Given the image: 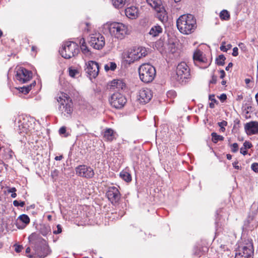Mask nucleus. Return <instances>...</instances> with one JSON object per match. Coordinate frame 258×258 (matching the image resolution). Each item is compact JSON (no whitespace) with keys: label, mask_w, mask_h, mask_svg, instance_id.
I'll use <instances>...</instances> for the list:
<instances>
[{"label":"nucleus","mask_w":258,"mask_h":258,"mask_svg":"<svg viewBox=\"0 0 258 258\" xmlns=\"http://www.w3.org/2000/svg\"><path fill=\"white\" fill-rule=\"evenodd\" d=\"M176 26L181 33L186 35L194 32L197 26L196 20L191 14L180 16L176 21Z\"/></svg>","instance_id":"1"},{"label":"nucleus","mask_w":258,"mask_h":258,"mask_svg":"<svg viewBox=\"0 0 258 258\" xmlns=\"http://www.w3.org/2000/svg\"><path fill=\"white\" fill-rule=\"evenodd\" d=\"M111 36L118 40H123L130 34L128 26L122 23L113 22H107L104 25Z\"/></svg>","instance_id":"2"},{"label":"nucleus","mask_w":258,"mask_h":258,"mask_svg":"<svg viewBox=\"0 0 258 258\" xmlns=\"http://www.w3.org/2000/svg\"><path fill=\"white\" fill-rule=\"evenodd\" d=\"M58 109L61 115L70 117L73 111V103L72 99L66 94H61L57 98Z\"/></svg>","instance_id":"3"},{"label":"nucleus","mask_w":258,"mask_h":258,"mask_svg":"<svg viewBox=\"0 0 258 258\" xmlns=\"http://www.w3.org/2000/svg\"><path fill=\"white\" fill-rule=\"evenodd\" d=\"M36 233H32L29 236V240L34 244V248L40 258L46 256L50 252L48 245L46 241L42 238H37Z\"/></svg>","instance_id":"4"},{"label":"nucleus","mask_w":258,"mask_h":258,"mask_svg":"<svg viewBox=\"0 0 258 258\" xmlns=\"http://www.w3.org/2000/svg\"><path fill=\"white\" fill-rule=\"evenodd\" d=\"M138 71L140 80L145 83L152 82L156 74L155 68L149 63L141 65Z\"/></svg>","instance_id":"5"},{"label":"nucleus","mask_w":258,"mask_h":258,"mask_svg":"<svg viewBox=\"0 0 258 258\" xmlns=\"http://www.w3.org/2000/svg\"><path fill=\"white\" fill-rule=\"evenodd\" d=\"M80 51L78 45L73 41L64 42L59 53L66 59H70L77 55Z\"/></svg>","instance_id":"6"},{"label":"nucleus","mask_w":258,"mask_h":258,"mask_svg":"<svg viewBox=\"0 0 258 258\" xmlns=\"http://www.w3.org/2000/svg\"><path fill=\"white\" fill-rule=\"evenodd\" d=\"M176 80L180 84H185L186 80L189 78L190 69L185 62H181L176 67Z\"/></svg>","instance_id":"7"},{"label":"nucleus","mask_w":258,"mask_h":258,"mask_svg":"<svg viewBox=\"0 0 258 258\" xmlns=\"http://www.w3.org/2000/svg\"><path fill=\"white\" fill-rule=\"evenodd\" d=\"M88 43L90 46L95 49H102L105 45L104 37L99 33L92 34L90 35Z\"/></svg>","instance_id":"8"},{"label":"nucleus","mask_w":258,"mask_h":258,"mask_svg":"<svg viewBox=\"0 0 258 258\" xmlns=\"http://www.w3.org/2000/svg\"><path fill=\"white\" fill-rule=\"evenodd\" d=\"M253 254V245L249 242L241 246H238L235 258H252Z\"/></svg>","instance_id":"9"},{"label":"nucleus","mask_w":258,"mask_h":258,"mask_svg":"<svg viewBox=\"0 0 258 258\" xmlns=\"http://www.w3.org/2000/svg\"><path fill=\"white\" fill-rule=\"evenodd\" d=\"M109 101L113 107L120 109L126 104L127 100L126 97L120 93L115 92L111 95Z\"/></svg>","instance_id":"10"},{"label":"nucleus","mask_w":258,"mask_h":258,"mask_svg":"<svg viewBox=\"0 0 258 258\" xmlns=\"http://www.w3.org/2000/svg\"><path fill=\"white\" fill-rule=\"evenodd\" d=\"M147 54V51L145 47H134L127 52V58L129 61L134 62Z\"/></svg>","instance_id":"11"},{"label":"nucleus","mask_w":258,"mask_h":258,"mask_svg":"<svg viewBox=\"0 0 258 258\" xmlns=\"http://www.w3.org/2000/svg\"><path fill=\"white\" fill-rule=\"evenodd\" d=\"M193 60L195 65L201 69L207 68L210 65V63L207 61L205 55L200 50H197L194 52Z\"/></svg>","instance_id":"12"},{"label":"nucleus","mask_w":258,"mask_h":258,"mask_svg":"<svg viewBox=\"0 0 258 258\" xmlns=\"http://www.w3.org/2000/svg\"><path fill=\"white\" fill-rule=\"evenodd\" d=\"M32 78L31 72L24 68H20L17 71L16 79L20 83H25Z\"/></svg>","instance_id":"13"},{"label":"nucleus","mask_w":258,"mask_h":258,"mask_svg":"<svg viewBox=\"0 0 258 258\" xmlns=\"http://www.w3.org/2000/svg\"><path fill=\"white\" fill-rule=\"evenodd\" d=\"M106 194L109 201L112 204L116 203L120 200V194L116 187H109Z\"/></svg>","instance_id":"14"},{"label":"nucleus","mask_w":258,"mask_h":258,"mask_svg":"<svg viewBox=\"0 0 258 258\" xmlns=\"http://www.w3.org/2000/svg\"><path fill=\"white\" fill-rule=\"evenodd\" d=\"M76 170L77 174L80 176L90 178L94 175L93 169L84 165L79 166Z\"/></svg>","instance_id":"15"},{"label":"nucleus","mask_w":258,"mask_h":258,"mask_svg":"<svg viewBox=\"0 0 258 258\" xmlns=\"http://www.w3.org/2000/svg\"><path fill=\"white\" fill-rule=\"evenodd\" d=\"M87 67L85 69L86 73L90 78H96L99 73V64L94 61H89L86 64Z\"/></svg>","instance_id":"16"},{"label":"nucleus","mask_w":258,"mask_h":258,"mask_svg":"<svg viewBox=\"0 0 258 258\" xmlns=\"http://www.w3.org/2000/svg\"><path fill=\"white\" fill-rule=\"evenodd\" d=\"M138 99L141 103H147L152 97L151 91L149 89H142L139 92Z\"/></svg>","instance_id":"17"},{"label":"nucleus","mask_w":258,"mask_h":258,"mask_svg":"<svg viewBox=\"0 0 258 258\" xmlns=\"http://www.w3.org/2000/svg\"><path fill=\"white\" fill-rule=\"evenodd\" d=\"M244 130L248 135H255L258 133V122L250 121L244 125Z\"/></svg>","instance_id":"18"},{"label":"nucleus","mask_w":258,"mask_h":258,"mask_svg":"<svg viewBox=\"0 0 258 258\" xmlns=\"http://www.w3.org/2000/svg\"><path fill=\"white\" fill-rule=\"evenodd\" d=\"M30 223L29 217L25 214L20 215L16 221V225L18 229H23Z\"/></svg>","instance_id":"19"},{"label":"nucleus","mask_w":258,"mask_h":258,"mask_svg":"<svg viewBox=\"0 0 258 258\" xmlns=\"http://www.w3.org/2000/svg\"><path fill=\"white\" fill-rule=\"evenodd\" d=\"M125 83L122 80L116 79L113 80L110 82L109 88L110 90H122L125 88Z\"/></svg>","instance_id":"20"},{"label":"nucleus","mask_w":258,"mask_h":258,"mask_svg":"<svg viewBox=\"0 0 258 258\" xmlns=\"http://www.w3.org/2000/svg\"><path fill=\"white\" fill-rule=\"evenodd\" d=\"M125 14L128 18L134 19L138 16V10L136 7H130L125 9Z\"/></svg>","instance_id":"21"},{"label":"nucleus","mask_w":258,"mask_h":258,"mask_svg":"<svg viewBox=\"0 0 258 258\" xmlns=\"http://www.w3.org/2000/svg\"><path fill=\"white\" fill-rule=\"evenodd\" d=\"M103 138L106 141L111 142L115 139V133L111 128H106L103 132Z\"/></svg>","instance_id":"22"},{"label":"nucleus","mask_w":258,"mask_h":258,"mask_svg":"<svg viewBox=\"0 0 258 258\" xmlns=\"http://www.w3.org/2000/svg\"><path fill=\"white\" fill-rule=\"evenodd\" d=\"M160 10H155L157 12L156 17L162 23H164L167 21V14L163 6L159 8Z\"/></svg>","instance_id":"23"},{"label":"nucleus","mask_w":258,"mask_h":258,"mask_svg":"<svg viewBox=\"0 0 258 258\" xmlns=\"http://www.w3.org/2000/svg\"><path fill=\"white\" fill-rule=\"evenodd\" d=\"M80 48L82 52L86 55H90L91 51L87 47L84 38H82L80 40Z\"/></svg>","instance_id":"24"},{"label":"nucleus","mask_w":258,"mask_h":258,"mask_svg":"<svg viewBox=\"0 0 258 258\" xmlns=\"http://www.w3.org/2000/svg\"><path fill=\"white\" fill-rule=\"evenodd\" d=\"M162 32V28L159 25H156L152 27L149 32V34L153 37H156Z\"/></svg>","instance_id":"25"},{"label":"nucleus","mask_w":258,"mask_h":258,"mask_svg":"<svg viewBox=\"0 0 258 258\" xmlns=\"http://www.w3.org/2000/svg\"><path fill=\"white\" fill-rule=\"evenodd\" d=\"M146 1L148 5L152 7L155 10H160L159 8L163 6L161 0H146Z\"/></svg>","instance_id":"26"},{"label":"nucleus","mask_w":258,"mask_h":258,"mask_svg":"<svg viewBox=\"0 0 258 258\" xmlns=\"http://www.w3.org/2000/svg\"><path fill=\"white\" fill-rule=\"evenodd\" d=\"M40 232L43 236H46L51 232L50 227L48 225L42 224L40 226Z\"/></svg>","instance_id":"27"},{"label":"nucleus","mask_w":258,"mask_h":258,"mask_svg":"<svg viewBox=\"0 0 258 258\" xmlns=\"http://www.w3.org/2000/svg\"><path fill=\"white\" fill-rule=\"evenodd\" d=\"M120 177L124 181L127 182H130L132 180V176L131 174L123 170L120 173Z\"/></svg>","instance_id":"28"},{"label":"nucleus","mask_w":258,"mask_h":258,"mask_svg":"<svg viewBox=\"0 0 258 258\" xmlns=\"http://www.w3.org/2000/svg\"><path fill=\"white\" fill-rule=\"evenodd\" d=\"M113 6L117 9L122 8L126 2V0H112Z\"/></svg>","instance_id":"29"},{"label":"nucleus","mask_w":258,"mask_h":258,"mask_svg":"<svg viewBox=\"0 0 258 258\" xmlns=\"http://www.w3.org/2000/svg\"><path fill=\"white\" fill-rule=\"evenodd\" d=\"M211 136L212 137V140L214 143H217L219 141H223L224 140L223 136L218 135L216 133H212Z\"/></svg>","instance_id":"30"},{"label":"nucleus","mask_w":258,"mask_h":258,"mask_svg":"<svg viewBox=\"0 0 258 258\" xmlns=\"http://www.w3.org/2000/svg\"><path fill=\"white\" fill-rule=\"evenodd\" d=\"M219 16L221 19L224 20H228L230 18L229 12L225 10H223L220 12Z\"/></svg>","instance_id":"31"},{"label":"nucleus","mask_w":258,"mask_h":258,"mask_svg":"<svg viewBox=\"0 0 258 258\" xmlns=\"http://www.w3.org/2000/svg\"><path fill=\"white\" fill-rule=\"evenodd\" d=\"M116 68V64L114 62H109L104 66V69L106 71L109 70L114 71Z\"/></svg>","instance_id":"32"},{"label":"nucleus","mask_w":258,"mask_h":258,"mask_svg":"<svg viewBox=\"0 0 258 258\" xmlns=\"http://www.w3.org/2000/svg\"><path fill=\"white\" fill-rule=\"evenodd\" d=\"M226 58L223 54H221L216 58V63L218 66H223L225 63Z\"/></svg>","instance_id":"33"},{"label":"nucleus","mask_w":258,"mask_h":258,"mask_svg":"<svg viewBox=\"0 0 258 258\" xmlns=\"http://www.w3.org/2000/svg\"><path fill=\"white\" fill-rule=\"evenodd\" d=\"M69 73L70 77L75 78L77 75H79V72L78 70L71 67L69 68Z\"/></svg>","instance_id":"34"},{"label":"nucleus","mask_w":258,"mask_h":258,"mask_svg":"<svg viewBox=\"0 0 258 258\" xmlns=\"http://www.w3.org/2000/svg\"><path fill=\"white\" fill-rule=\"evenodd\" d=\"M18 127L20 130L19 133L20 134L23 133H26L27 132V130H28L26 124H24V122H23L21 123V121L19 122Z\"/></svg>","instance_id":"35"},{"label":"nucleus","mask_w":258,"mask_h":258,"mask_svg":"<svg viewBox=\"0 0 258 258\" xmlns=\"http://www.w3.org/2000/svg\"><path fill=\"white\" fill-rule=\"evenodd\" d=\"M6 156L7 158L11 159H13L14 156H15L14 152L12 151L11 149L8 148L6 149L5 151Z\"/></svg>","instance_id":"36"},{"label":"nucleus","mask_w":258,"mask_h":258,"mask_svg":"<svg viewBox=\"0 0 258 258\" xmlns=\"http://www.w3.org/2000/svg\"><path fill=\"white\" fill-rule=\"evenodd\" d=\"M209 100L211 101V102L209 103V107L211 108H213L215 107V103H217L218 101L215 99L214 95H210L209 96Z\"/></svg>","instance_id":"37"},{"label":"nucleus","mask_w":258,"mask_h":258,"mask_svg":"<svg viewBox=\"0 0 258 258\" xmlns=\"http://www.w3.org/2000/svg\"><path fill=\"white\" fill-rule=\"evenodd\" d=\"M218 125L220 127V131L224 132L225 131V127L227 125V122L225 120H223L221 122H218Z\"/></svg>","instance_id":"38"},{"label":"nucleus","mask_w":258,"mask_h":258,"mask_svg":"<svg viewBox=\"0 0 258 258\" xmlns=\"http://www.w3.org/2000/svg\"><path fill=\"white\" fill-rule=\"evenodd\" d=\"M31 89V85L27 87H21L19 89L20 91L24 94H27Z\"/></svg>","instance_id":"39"},{"label":"nucleus","mask_w":258,"mask_h":258,"mask_svg":"<svg viewBox=\"0 0 258 258\" xmlns=\"http://www.w3.org/2000/svg\"><path fill=\"white\" fill-rule=\"evenodd\" d=\"M8 192L9 193H12L11 194V197L13 198H15L17 197V194L16 193V191H17V189L15 187H10L8 189Z\"/></svg>","instance_id":"40"},{"label":"nucleus","mask_w":258,"mask_h":258,"mask_svg":"<svg viewBox=\"0 0 258 258\" xmlns=\"http://www.w3.org/2000/svg\"><path fill=\"white\" fill-rule=\"evenodd\" d=\"M231 150L232 152L235 153L238 150V145L237 143H233V144H231L230 145Z\"/></svg>","instance_id":"41"},{"label":"nucleus","mask_w":258,"mask_h":258,"mask_svg":"<svg viewBox=\"0 0 258 258\" xmlns=\"http://www.w3.org/2000/svg\"><path fill=\"white\" fill-rule=\"evenodd\" d=\"M13 205L15 207H23L25 206V202H19V201L15 200L13 202Z\"/></svg>","instance_id":"42"},{"label":"nucleus","mask_w":258,"mask_h":258,"mask_svg":"<svg viewBox=\"0 0 258 258\" xmlns=\"http://www.w3.org/2000/svg\"><path fill=\"white\" fill-rule=\"evenodd\" d=\"M66 127L65 126L61 127L59 130V134L60 135H64V137H68V134H66Z\"/></svg>","instance_id":"43"},{"label":"nucleus","mask_w":258,"mask_h":258,"mask_svg":"<svg viewBox=\"0 0 258 258\" xmlns=\"http://www.w3.org/2000/svg\"><path fill=\"white\" fill-rule=\"evenodd\" d=\"M56 228H57V230H54L53 231V233L54 234H59L62 231V230H61V226L59 224H58L56 226Z\"/></svg>","instance_id":"44"},{"label":"nucleus","mask_w":258,"mask_h":258,"mask_svg":"<svg viewBox=\"0 0 258 258\" xmlns=\"http://www.w3.org/2000/svg\"><path fill=\"white\" fill-rule=\"evenodd\" d=\"M251 168L253 171L255 172H258V163H254L251 164Z\"/></svg>","instance_id":"45"},{"label":"nucleus","mask_w":258,"mask_h":258,"mask_svg":"<svg viewBox=\"0 0 258 258\" xmlns=\"http://www.w3.org/2000/svg\"><path fill=\"white\" fill-rule=\"evenodd\" d=\"M23 248V246L20 245H15V250L17 252H20L22 251Z\"/></svg>","instance_id":"46"},{"label":"nucleus","mask_w":258,"mask_h":258,"mask_svg":"<svg viewBox=\"0 0 258 258\" xmlns=\"http://www.w3.org/2000/svg\"><path fill=\"white\" fill-rule=\"evenodd\" d=\"M243 146L245 149H249L252 147V144L249 142L245 141L243 143Z\"/></svg>","instance_id":"47"},{"label":"nucleus","mask_w":258,"mask_h":258,"mask_svg":"<svg viewBox=\"0 0 258 258\" xmlns=\"http://www.w3.org/2000/svg\"><path fill=\"white\" fill-rule=\"evenodd\" d=\"M217 82V76L213 75L212 76V78L211 79V80L210 81V84H216Z\"/></svg>","instance_id":"48"},{"label":"nucleus","mask_w":258,"mask_h":258,"mask_svg":"<svg viewBox=\"0 0 258 258\" xmlns=\"http://www.w3.org/2000/svg\"><path fill=\"white\" fill-rule=\"evenodd\" d=\"M232 54L233 56H237L238 55V49L237 47H235L233 48Z\"/></svg>","instance_id":"49"},{"label":"nucleus","mask_w":258,"mask_h":258,"mask_svg":"<svg viewBox=\"0 0 258 258\" xmlns=\"http://www.w3.org/2000/svg\"><path fill=\"white\" fill-rule=\"evenodd\" d=\"M219 99L222 102H224L227 99V96L225 94L223 93L220 96Z\"/></svg>","instance_id":"50"},{"label":"nucleus","mask_w":258,"mask_h":258,"mask_svg":"<svg viewBox=\"0 0 258 258\" xmlns=\"http://www.w3.org/2000/svg\"><path fill=\"white\" fill-rule=\"evenodd\" d=\"M240 153L243 155H246L247 154L246 149H245V148L244 147H241L240 148Z\"/></svg>","instance_id":"51"},{"label":"nucleus","mask_w":258,"mask_h":258,"mask_svg":"<svg viewBox=\"0 0 258 258\" xmlns=\"http://www.w3.org/2000/svg\"><path fill=\"white\" fill-rule=\"evenodd\" d=\"M220 48L221 51H224V52H226L228 50V48H227L225 46H224L223 44H222L220 46Z\"/></svg>","instance_id":"52"},{"label":"nucleus","mask_w":258,"mask_h":258,"mask_svg":"<svg viewBox=\"0 0 258 258\" xmlns=\"http://www.w3.org/2000/svg\"><path fill=\"white\" fill-rule=\"evenodd\" d=\"M220 78H221V79L224 78L225 76V73L224 71L223 70H220Z\"/></svg>","instance_id":"53"},{"label":"nucleus","mask_w":258,"mask_h":258,"mask_svg":"<svg viewBox=\"0 0 258 258\" xmlns=\"http://www.w3.org/2000/svg\"><path fill=\"white\" fill-rule=\"evenodd\" d=\"M238 163V162H234V163H233V167H234V168L236 169H240V166L237 165Z\"/></svg>","instance_id":"54"},{"label":"nucleus","mask_w":258,"mask_h":258,"mask_svg":"<svg viewBox=\"0 0 258 258\" xmlns=\"http://www.w3.org/2000/svg\"><path fill=\"white\" fill-rule=\"evenodd\" d=\"M233 66V63L232 62L229 63L228 66L226 67L225 70L226 71H229V69L232 68Z\"/></svg>","instance_id":"55"},{"label":"nucleus","mask_w":258,"mask_h":258,"mask_svg":"<svg viewBox=\"0 0 258 258\" xmlns=\"http://www.w3.org/2000/svg\"><path fill=\"white\" fill-rule=\"evenodd\" d=\"M54 159L56 161L61 160L62 159V156L60 155V156H56Z\"/></svg>","instance_id":"56"},{"label":"nucleus","mask_w":258,"mask_h":258,"mask_svg":"<svg viewBox=\"0 0 258 258\" xmlns=\"http://www.w3.org/2000/svg\"><path fill=\"white\" fill-rule=\"evenodd\" d=\"M226 157L227 159L228 160H231L232 158V155L230 154H227Z\"/></svg>","instance_id":"57"},{"label":"nucleus","mask_w":258,"mask_h":258,"mask_svg":"<svg viewBox=\"0 0 258 258\" xmlns=\"http://www.w3.org/2000/svg\"><path fill=\"white\" fill-rule=\"evenodd\" d=\"M175 93L174 91H169L168 92V95H173Z\"/></svg>","instance_id":"58"},{"label":"nucleus","mask_w":258,"mask_h":258,"mask_svg":"<svg viewBox=\"0 0 258 258\" xmlns=\"http://www.w3.org/2000/svg\"><path fill=\"white\" fill-rule=\"evenodd\" d=\"M250 80L249 79H245V83L246 84H248L250 83Z\"/></svg>","instance_id":"59"},{"label":"nucleus","mask_w":258,"mask_h":258,"mask_svg":"<svg viewBox=\"0 0 258 258\" xmlns=\"http://www.w3.org/2000/svg\"><path fill=\"white\" fill-rule=\"evenodd\" d=\"M30 250H31L30 248V247H28L26 248V253H29V252H30Z\"/></svg>","instance_id":"60"},{"label":"nucleus","mask_w":258,"mask_h":258,"mask_svg":"<svg viewBox=\"0 0 258 258\" xmlns=\"http://www.w3.org/2000/svg\"><path fill=\"white\" fill-rule=\"evenodd\" d=\"M244 44L242 43H240L238 45L240 48H242V47L244 46Z\"/></svg>","instance_id":"61"},{"label":"nucleus","mask_w":258,"mask_h":258,"mask_svg":"<svg viewBox=\"0 0 258 258\" xmlns=\"http://www.w3.org/2000/svg\"><path fill=\"white\" fill-rule=\"evenodd\" d=\"M231 47H232V45H231V44H228V45H227V47H226V48H228V49H230V48H231Z\"/></svg>","instance_id":"62"},{"label":"nucleus","mask_w":258,"mask_h":258,"mask_svg":"<svg viewBox=\"0 0 258 258\" xmlns=\"http://www.w3.org/2000/svg\"><path fill=\"white\" fill-rule=\"evenodd\" d=\"M255 97L256 101L257 102H258V93L257 94H256Z\"/></svg>","instance_id":"63"},{"label":"nucleus","mask_w":258,"mask_h":258,"mask_svg":"<svg viewBox=\"0 0 258 258\" xmlns=\"http://www.w3.org/2000/svg\"><path fill=\"white\" fill-rule=\"evenodd\" d=\"M226 83V82L225 81H222V82H221V84L223 85H225Z\"/></svg>","instance_id":"64"}]
</instances>
